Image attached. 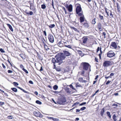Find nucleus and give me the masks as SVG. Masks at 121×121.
I'll return each mask as SVG.
<instances>
[{"label": "nucleus", "mask_w": 121, "mask_h": 121, "mask_svg": "<svg viewBox=\"0 0 121 121\" xmlns=\"http://www.w3.org/2000/svg\"><path fill=\"white\" fill-rule=\"evenodd\" d=\"M83 69L86 70H88L89 68H90V69L91 66L88 63L84 62L83 63ZM90 71H91L90 69Z\"/></svg>", "instance_id": "obj_3"}, {"label": "nucleus", "mask_w": 121, "mask_h": 121, "mask_svg": "<svg viewBox=\"0 0 121 121\" xmlns=\"http://www.w3.org/2000/svg\"><path fill=\"white\" fill-rule=\"evenodd\" d=\"M46 6L44 4H43L41 5V8L43 9H44L46 8Z\"/></svg>", "instance_id": "obj_30"}, {"label": "nucleus", "mask_w": 121, "mask_h": 121, "mask_svg": "<svg viewBox=\"0 0 121 121\" xmlns=\"http://www.w3.org/2000/svg\"><path fill=\"white\" fill-rule=\"evenodd\" d=\"M8 72L9 73H12V71L10 70H9L8 71Z\"/></svg>", "instance_id": "obj_59"}, {"label": "nucleus", "mask_w": 121, "mask_h": 121, "mask_svg": "<svg viewBox=\"0 0 121 121\" xmlns=\"http://www.w3.org/2000/svg\"><path fill=\"white\" fill-rule=\"evenodd\" d=\"M36 103L38 104H42V103L39 100H36Z\"/></svg>", "instance_id": "obj_32"}, {"label": "nucleus", "mask_w": 121, "mask_h": 121, "mask_svg": "<svg viewBox=\"0 0 121 121\" xmlns=\"http://www.w3.org/2000/svg\"><path fill=\"white\" fill-rule=\"evenodd\" d=\"M66 8L68 9L69 12H71L72 11L73 6L71 4L69 5V6L68 5L65 6Z\"/></svg>", "instance_id": "obj_9"}, {"label": "nucleus", "mask_w": 121, "mask_h": 121, "mask_svg": "<svg viewBox=\"0 0 121 121\" xmlns=\"http://www.w3.org/2000/svg\"><path fill=\"white\" fill-rule=\"evenodd\" d=\"M76 13L78 14L79 16H81L82 15L83 12L80 5L77 6L76 9Z\"/></svg>", "instance_id": "obj_2"}, {"label": "nucleus", "mask_w": 121, "mask_h": 121, "mask_svg": "<svg viewBox=\"0 0 121 121\" xmlns=\"http://www.w3.org/2000/svg\"><path fill=\"white\" fill-rule=\"evenodd\" d=\"M95 20L96 18H94L92 20L91 22V23L93 24H95L96 22L95 21Z\"/></svg>", "instance_id": "obj_22"}, {"label": "nucleus", "mask_w": 121, "mask_h": 121, "mask_svg": "<svg viewBox=\"0 0 121 121\" xmlns=\"http://www.w3.org/2000/svg\"><path fill=\"white\" fill-rule=\"evenodd\" d=\"M29 82L31 84H33V82L31 80L29 81Z\"/></svg>", "instance_id": "obj_50"}, {"label": "nucleus", "mask_w": 121, "mask_h": 121, "mask_svg": "<svg viewBox=\"0 0 121 121\" xmlns=\"http://www.w3.org/2000/svg\"><path fill=\"white\" fill-rule=\"evenodd\" d=\"M69 87L73 90H75V89L73 87V86L71 84L69 85Z\"/></svg>", "instance_id": "obj_41"}, {"label": "nucleus", "mask_w": 121, "mask_h": 121, "mask_svg": "<svg viewBox=\"0 0 121 121\" xmlns=\"http://www.w3.org/2000/svg\"><path fill=\"white\" fill-rule=\"evenodd\" d=\"M66 102V100L65 98H61L58 101V103L60 104H62Z\"/></svg>", "instance_id": "obj_8"}, {"label": "nucleus", "mask_w": 121, "mask_h": 121, "mask_svg": "<svg viewBox=\"0 0 121 121\" xmlns=\"http://www.w3.org/2000/svg\"><path fill=\"white\" fill-rule=\"evenodd\" d=\"M111 46L115 49H116L117 48V44L115 42H112L111 44Z\"/></svg>", "instance_id": "obj_13"}, {"label": "nucleus", "mask_w": 121, "mask_h": 121, "mask_svg": "<svg viewBox=\"0 0 121 121\" xmlns=\"http://www.w3.org/2000/svg\"><path fill=\"white\" fill-rule=\"evenodd\" d=\"M103 35L104 36V38H106V37L105 36L106 35V33H105V32H103Z\"/></svg>", "instance_id": "obj_53"}, {"label": "nucleus", "mask_w": 121, "mask_h": 121, "mask_svg": "<svg viewBox=\"0 0 121 121\" xmlns=\"http://www.w3.org/2000/svg\"><path fill=\"white\" fill-rule=\"evenodd\" d=\"M79 81L82 82H85L86 81L84 80L83 79V78H80L79 79Z\"/></svg>", "instance_id": "obj_19"}, {"label": "nucleus", "mask_w": 121, "mask_h": 121, "mask_svg": "<svg viewBox=\"0 0 121 121\" xmlns=\"http://www.w3.org/2000/svg\"><path fill=\"white\" fill-rule=\"evenodd\" d=\"M4 95L8 97V95L7 94V93H5L4 94Z\"/></svg>", "instance_id": "obj_62"}, {"label": "nucleus", "mask_w": 121, "mask_h": 121, "mask_svg": "<svg viewBox=\"0 0 121 121\" xmlns=\"http://www.w3.org/2000/svg\"><path fill=\"white\" fill-rule=\"evenodd\" d=\"M65 57L63 54H57L55 56V59L53 58L52 59V61L54 64V67H56L55 64L56 63H58V65H60L64 61Z\"/></svg>", "instance_id": "obj_1"}, {"label": "nucleus", "mask_w": 121, "mask_h": 121, "mask_svg": "<svg viewBox=\"0 0 121 121\" xmlns=\"http://www.w3.org/2000/svg\"><path fill=\"white\" fill-rule=\"evenodd\" d=\"M64 54V55L65 56H69L71 54L68 52L65 51H63Z\"/></svg>", "instance_id": "obj_12"}, {"label": "nucleus", "mask_w": 121, "mask_h": 121, "mask_svg": "<svg viewBox=\"0 0 121 121\" xmlns=\"http://www.w3.org/2000/svg\"><path fill=\"white\" fill-rule=\"evenodd\" d=\"M80 16L79 18L80 22H84L85 19V17L83 13H82V15Z\"/></svg>", "instance_id": "obj_11"}, {"label": "nucleus", "mask_w": 121, "mask_h": 121, "mask_svg": "<svg viewBox=\"0 0 121 121\" xmlns=\"http://www.w3.org/2000/svg\"><path fill=\"white\" fill-rule=\"evenodd\" d=\"M98 59L96 57H95V61L97 62H98Z\"/></svg>", "instance_id": "obj_58"}, {"label": "nucleus", "mask_w": 121, "mask_h": 121, "mask_svg": "<svg viewBox=\"0 0 121 121\" xmlns=\"http://www.w3.org/2000/svg\"><path fill=\"white\" fill-rule=\"evenodd\" d=\"M13 83L14 84V85L16 86H17L18 85V83L16 82H13Z\"/></svg>", "instance_id": "obj_46"}, {"label": "nucleus", "mask_w": 121, "mask_h": 121, "mask_svg": "<svg viewBox=\"0 0 121 121\" xmlns=\"http://www.w3.org/2000/svg\"><path fill=\"white\" fill-rule=\"evenodd\" d=\"M48 38L49 41L51 43H53L54 41V38L53 35H49L48 36Z\"/></svg>", "instance_id": "obj_7"}, {"label": "nucleus", "mask_w": 121, "mask_h": 121, "mask_svg": "<svg viewBox=\"0 0 121 121\" xmlns=\"http://www.w3.org/2000/svg\"><path fill=\"white\" fill-rule=\"evenodd\" d=\"M33 14V13L32 12V11H30V13H29V14L30 15H32Z\"/></svg>", "instance_id": "obj_54"}, {"label": "nucleus", "mask_w": 121, "mask_h": 121, "mask_svg": "<svg viewBox=\"0 0 121 121\" xmlns=\"http://www.w3.org/2000/svg\"><path fill=\"white\" fill-rule=\"evenodd\" d=\"M107 114L109 118H111V116L110 114V113L109 112H107Z\"/></svg>", "instance_id": "obj_25"}, {"label": "nucleus", "mask_w": 121, "mask_h": 121, "mask_svg": "<svg viewBox=\"0 0 121 121\" xmlns=\"http://www.w3.org/2000/svg\"><path fill=\"white\" fill-rule=\"evenodd\" d=\"M79 103V102H76L72 106L73 107L74 106H77V105H78Z\"/></svg>", "instance_id": "obj_27"}, {"label": "nucleus", "mask_w": 121, "mask_h": 121, "mask_svg": "<svg viewBox=\"0 0 121 121\" xmlns=\"http://www.w3.org/2000/svg\"><path fill=\"white\" fill-rule=\"evenodd\" d=\"M58 88V86L57 85H55L53 87V89L55 90H57Z\"/></svg>", "instance_id": "obj_26"}, {"label": "nucleus", "mask_w": 121, "mask_h": 121, "mask_svg": "<svg viewBox=\"0 0 121 121\" xmlns=\"http://www.w3.org/2000/svg\"><path fill=\"white\" fill-rule=\"evenodd\" d=\"M43 68L42 66H41V68H40V71H43Z\"/></svg>", "instance_id": "obj_64"}, {"label": "nucleus", "mask_w": 121, "mask_h": 121, "mask_svg": "<svg viewBox=\"0 0 121 121\" xmlns=\"http://www.w3.org/2000/svg\"><path fill=\"white\" fill-rule=\"evenodd\" d=\"M110 15L111 17H113V16L112 13L111 11H110Z\"/></svg>", "instance_id": "obj_42"}, {"label": "nucleus", "mask_w": 121, "mask_h": 121, "mask_svg": "<svg viewBox=\"0 0 121 121\" xmlns=\"http://www.w3.org/2000/svg\"><path fill=\"white\" fill-rule=\"evenodd\" d=\"M50 28H51L54 27L55 25L54 24H51L50 25H48Z\"/></svg>", "instance_id": "obj_21"}, {"label": "nucleus", "mask_w": 121, "mask_h": 121, "mask_svg": "<svg viewBox=\"0 0 121 121\" xmlns=\"http://www.w3.org/2000/svg\"><path fill=\"white\" fill-rule=\"evenodd\" d=\"M13 117L12 116H8L7 117V118L9 119H13Z\"/></svg>", "instance_id": "obj_29"}, {"label": "nucleus", "mask_w": 121, "mask_h": 121, "mask_svg": "<svg viewBox=\"0 0 121 121\" xmlns=\"http://www.w3.org/2000/svg\"><path fill=\"white\" fill-rule=\"evenodd\" d=\"M70 28H71L73 29L76 32H79V31L78 30L77 28H75L74 27H73L72 26L70 27Z\"/></svg>", "instance_id": "obj_20"}, {"label": "nucleus", "mask_w": 121, "mask_h": 121, "mask_svg": "<svg viewBox=\"0 0 121 121\" xmlns=\"http://www.w3.org/2000/svg\"><path fill=\"white\" fill-rule=\"evenodd\" d=\"M105 11L106 13L107 14L108 16H109V13L107 11V8H105Z\"/></svg>", "instance_id": "obj_45"}, {"label": "nucleus", "mask_w": 121, "mask_h": 121, "mask_svg": "<svg viewBox=\"0 0 121 121\" xmlns=\"http://www.w3.org/2000/svg\"><path fill=\"white\" fill-rule=\"evenodd\" d=\"M76 85L77 87H81V85L79 84L78 83H76Z\"/></svg>", "instance_id": "obj_36"}, {"label": "nucleus", "mask_w": 121, "mask_h": 121, "mask_svg": "<svg viewBox=\"0 0 121 121\" xmlns=\"http://www.w3.org/2000/svg\"><path fill=\"white\" fill-rule=\"evenodd\" d=\"M20 67H21V68H22V69L23 68H24V66H23L22 64H21L20 65Z\"/></svg>", "instance_id": "obj_51"}, {"label": "nucleus", "mask_w": 121, "mask_h": 121, "mask_svg": "<svg viewBox=\"0 0 121 121\" xmlns=\"http://www.w3.org/2000/svg\"><path fill=\"white\" fill-rule=\"evenodd\" d=\"M102 26V25L100 23H98V27L100 31H101L102 30V29L101 28Z\"/></svg>", "instance_id": "obj_16"}, {"label": "nucleus", "mask_w": 121, "mask_h": 121, "mask_svg": "<svg viewBox=\"0 0 121 121\" xmlns=\"http://www.w3.org/2000/svg\"><path fill=\"white\" fill-rule=\"evenodd\" d=\"M56 71H60V69L59 68H57L56 69Z\"/></svg>", "instance_id": "obj_52"}, {"label": "nucleus", "mask_w": 121, "mask_h": 121, "mask_svg": "<svg viewBox=\"0 0 121 121\" xmlns=\"http://www.w3.org/2000/svg\"><path fill=\"white\" fill-rule=\"evenodd\" d=\"M4 102H2L0 101V106H1L4 104Z\"/></svg>", "instance_id": "obj_44"}, {"label": "nucleus", "mask_w": 121, "mask_h": 121, "mask_svg": "<svg viewBox=\"0 0 121 121\" xmlns=\"http://www.w3.org/2000/svg\"><path fill=\"white\" fill-rule=\"evenodd\" d=\"M117 10L119 12L120 11V7L119 6V5L118 4V3H117Z\"/></svg>", "instance_id": "obj_28"}, {"label": "nucleus", "mask_w": 121, "mask_h": 121, "mask_svg": "<svg viewBox=\"0 0 121 121\" xmlns=\"http://www.w3.org/2000/svg\"><path fill=\"white\" fill-rule=\"evenodd\" d=\"M58 45L59 46L61 47L62 46L63 44L62 43V42L60 41L58 43Z\"/></svg>", "instance_id": "obj_24"}, {"label": "nucleus", "mask_w": 121, "mask_h": 121, "mask_svg": "<svg viewBox=\"0 0 121 121\" xmlns=\"http://www.w3.org/2000/svg\"><path fill=\"white\" fill-rule=\"evenodd\" d=\"M88 39V38L87 37H83L82 38L83 43L86 44V43Z\"/></svg>", "instance_id": "obj_10"}, {"label": "nucleus", "mask_w": 121, "mask_h": 121, "mask_svg": "<svg viewBox=\"0 0 121 121\" xmlns=\"http://www.w3.org/2000/svg\"><path fill=\"white\" fill-rule=\"evenodd\" d=\"M43 33L44 34V35L45 36H47V34L46 33L45 31H43Z\"/></svg>", "instance_id": "obj_56"}, {"label": "nucleus", "mask_w": 121, "mask_h": 121, "mask_svg": "<svg viewBox=\"0 0 121 121\" xmlns=\"http://www.w3.org/2000/svg\"><path fill=\"white\" fill-rule=\"evenodd\" d=\"M11 89L14 92H16L17 91V89L16 88H11Z\"/></svg>", "instance_id": "obj_23"}, {"label": "nucleus", "mask_w": 121, "mask_h": 121, "mask_svg": "<svg viewBox=\"0 0 121 121\" xmlns=\"http://www.w3.org/2000/svg\"><path fill=\"white\" fill-rule=\"evenodd\" d=\"M114 75V73H110V76H113Z\"/></svg>", "instance_id": "obj_57"}, {"label": "nucleus", "mask_w": 121, "mask_h": 121, "mask_svg": "<svg viewBox=\"0 0 121 121\" xmlns=\"http://www.w3.org/2000/svg\"><path fill=\"white\" fill-rule=\"evenodd\" d=\"M107 56L111 57L114 56L115 54L112 51H110L107 53Z\"/></svg>", "instance_id": "obj_5"}, {"label": "nucleus", "mask_w": 121, "mask_h": 121, "mask_svg": "<svg viewBox=\"0 0 121 121\" xmlns=\"http://www.w3.org/2000/svg\"><path fill=\"white\" fill-rule=\"evenodd\" d=\"M7 25L9 27V28L10 30H11L12 31H13V30L12 28V27L9 24H7Z\"/></svg>", "instance_id": "obj_17"}, {"label": "nucleus", "mask_w": 121, "mask_h": 121, "mask_svg": "<svg viewBox=\"0 0 121 121\" xmlns=\"http://www.w3.org/2000/svg\"><path fill=\"white\" fill-rule=\"evenodd\" d=\"M43 43L44 44L45 49L47 51L49 49V46H48L44 42H43Z\"/></svg>", "instance_id": "obj_15"}, {"label": "nucleus", "mask_w": 121, "mask_h": 121, "mask_svg": "<svg viewBox=\"0 0 121 121\" xmlns=\"http://www.w3.org/2000/svg\"><path fill=\"white\" fill-rule=\"evenodd\" d=\"M80 110L79 109H76V112H80Z\"/></svg>", "instance_id": "obj_55"}, {"label": "nucleus", "mask_w": 121, "mask_h": 121, "mask_svg": "<svg viewBox=\"0 0 121 121\" xmlns=\"http://www.w3.org/2000/svg\"><path fill=\"white\" fill-rule=\"evenodd\" d=\"M19 55L21 57L22 59H24V55L23 54H20Z\"/></svg>", "instance_id": "obj_40"}, {"label": "nucleus", "mask_w": 121, "mask_h": 121, "mask_svg": "<svg viewBox=\"0 0 121 121\" xmlns=\"http://www.w3.org/2000/svg\"><path fill=\"white\" fill-rule=\"evenodd\" d=\"M22 91L23 92H24L25 93H28V92L27 91H26L25 90H24L23 89L22 90Z\"/></svg>", "instance_id": "obj_63"}, {"label": "nucleus", "mask_w": 121, "mask_h": 121, "mask_svg": "<svg viewBox=\"0 0 121 121\" xmlns=\"http://www.w3.org/2000/svg\"><path fill=\"white\" fill-rule=\"evenodd\" d=\"M47 117L49 119H52L53 121H59V119L57 118H54L52 117Z\"/></svg>", "instance_id": "obj_14"}, {"label": "nucleus", "mask_w": 121, "mask_h": 121, "mask_svg": "<svg viewBox=\"0 0 121 121\" xmlns=\"http://www.w3.org/2000/svg\"><path fill=\"white\" fill-rule=\"evenodd\" d=\"M34 93L35 94L37 95L38 94V92L37 91L35 92H34Z\"/></svg>", "instance_id": "obj_61"}, {"label": "nucleus", "mask_w": 121, "mask_h": 121, "mask_svg": "<svg viewBox=\"0 0 121 121\" xmlns=\"http://www.w3.org/2000/svg\"><path fill=\"white\" fill-rule=\"evenodd\" d=\"M105 112V110L104 108L102 109L101 111L100 112V115L101 116H102L104 114V112Z\"/></svg>", "instance_id": "obj_18"}, {"label": "nucleus", "mask_w": 121, "mask_h": 121, "mask_svg": "<svg viewBox=\"0 0 121 121\" xmlns=\"http://www.w3.org/2000/svg\"><path fill=\"white\" fill-rule=\"evenodd\" d=\"M112 106H115L117 107V104H112Z\"/></svg>", "instance_id": "obj_60"}, {"label": "nucleus", "mask_w": 121, "mask_h": 121, "mask_svg": "<svg viewBox=\"0 0 121 121\" xmlns=\"http://www.w3.org/2000/svg\"><path fill=\"white\" fill-rule=\"evenodd\" d=\"M113 119L114 120V121H116V116L115 115H114L113 116Z\"/></svg>", "instance_id": "obj_31"}, {"label": "nucleus", "mask_w": 121, "mask_h": 121, "mask_svg": "<svg viewBox=\"0 0 121 121\" xmlns=\"http://www.w3.org/2000/svg\"><path fill=\"white\" fill-rule=\"evenodd\" d=\"M22 70L24 71L26 73H28V71L26 69H25L24 68H23L22 69Z\"/></svg>", "instance_id": "obj_33"}, {"label": "nucleus", "mask_w": 121, "mask_h": 121, "mask_svg": "<svg viewBox=\"0 0 121 121\" xmlns=\"http://www.w3.org/2000/svg\"><path fill=\"white\" fill-rule=\"evenodd\" d=\"M85 73L84 71H82L81 73V75H83Z\"/></svg>", "instance_id": "obj_48"}, {"label": "nucleus", "mask_w": 121, "mask_h": 121, "mask_svg": "<svg viewBox=\"0 0 121 121\" xmlns=\"http://www.w3.org/2000/svg\"><path fill=\"white\" fill-rule=\"evenodd\" d=\"M86 109V108L85 107H83L81 108L80 109V110L82 111H83Z\"/></svg>", "instance_id": "obj_37"}, {"label": "nucleus", "mask_w": 121, "mask_h": 121, "mask_svg": "<svg viewBox=\"0 0 121 121\" xmlns=\"http://www.w3.org/2000/svg\"><path fill=\"white\" fill-rule=\"evenodd\" d=\"M34 115L37 117H43V115L39 111L36 112L34 111L33 112Z\"/></svg>", "instance_id": "obj_6"}, {"label": "nucleus", "mask_w": 121, "mask_h": 121, "mask_svg": "<svg viewBox=\"0 0 121 121\" xmlns=\"http://www.w3.org/2000/svg\"><path fill=\"white\" fill-rule=\"evenodd\" d=\"M112 62L109 61H105L104 62L103 64V66L104 67H107L109 66L112 65Z\"/></svg>", "instance_id": "obj_4"}, {"label": "nucleus", "mask_w": 121, "mask_h": 121, "mask_svg": "<svg viewBox=\"0 0 121 121\" xmlns=\"http://www.w3.org/2000/svg\"><path fill=\"white\" fill-rule=\"evenodd\" d=\"M86 102H83V103H82L80 104L79 105V106H82V105H83L84 104H86Z\"/></svg>", "instance_id": "obj_39"}, {"label": "nucleus", "mask_w": 121, "mask_h": 121, "mask_svg": "<svg viewBox=\"0 0 121 121\" xmlns=\"http://www.w3.org/2000/svg\"><path fill=\"white\" fill-rule=\"evenodd\" d=\"M64 46L65 47L68 48H71L72 47L70 45H65Z\"/></svg>", "instance_id": "obj_34"}, {"label": "nucleus", "mask_w": 121, "mask_h": 121, "mask_svg": "<svg viewBox=\"0 0 121 121\" xmlns=\"http://www.w3.org/2000/svg\"><path fill=\"white\" fill-rule=\"evenodd\" d=\"M0 51L2 53H4L5 51L2 48H0Z\"/></svg>", "instance_id": "obj_43"}, {"label": "nucleus", "mask_w": 121, "mask_h": 121, "mask_svg": "<svg viewBox=\"0 0 121 121\" xmlns=\"http://www.w3.org/2000/svg\"><path fill=\"white\" fill-rule=\"evenodd\" d=\"M100 50L101 52L102 51H101V48L100 49L99 47H98L97 48V52L98 51H99Z\"/></svg>", "instance_id": "obj_35"}, {"label": "nucleus", "mask_w": 121, "mask_h": 121, "mask_svg": "<svg viewBox=\"0 0 121 121\" xmlns=\"http://www.w3.org/2000/svg\"><path fill=\"white\" fill-rule=\"evenodd\" d=\"M111 82V81L109 80H108L107 82L106 83V85H108L109 83H110Z\"/></svg>", "instance_id": "obj_49"}, {"label": "nucleus", "mask_w": 121, "mask_h": 121, "mask_svg": "<svg viewBox=\"0 0 121 121\" xmlns=\"http://www.w3.org/2000/svg\"><path fill=\"white\" fill-rule=\"evenodd\" d=\"M63 9H64V10L65 14L67 13H67V11H66L65 8L64 7H63Z\"/></svg>", "instance_id": "obj_47"}, {"label": "nucleus", "mask_w": 121, "mask_h": 121, "mask_svg": "<svg viewBox=\"0 0 121 121\" xmlns=\"http://www.w3.org/2000/svg\"><path fill=\"white\" fill-rule=\"evenodd\" d=\"M99 17L101 20L103 19V17L100 15H99Z\"/></svg>", "instance_id": "obj_38"}]
</instances>
